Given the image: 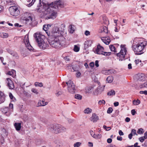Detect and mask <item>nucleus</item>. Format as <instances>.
<instances>
[{"mask_svg": "<svg viewBox=\"0 0 147 147\" xmlns=\"http://www.w3.org/2000/svg\"><path fill=\"white\" fill-rule=\"evenodd\" d=\"M63 5V3L60 0L50 4H44L43 7L45 10V13L49 14L50 18L54 19L56 17L57 14L56 11L51 8L56 9L59 7H62Z\"/></svg>", "mask_w": 147, "mask_h": 147, "instance_id": "nucleus-1", "label": "nucleus"}, {"mask_svg": "<svg viewBox=\"0 0 147 147\" xmlns=\"http://www.w3.org/2000/svg\"><path fill=\"white\" fill-rule=\"evenodd\" d=\"M49 42L51 47L55 48H61L65 45V39L63 37H50Z\"/></svg>", "mask_w": 147, "mask_h": 147, "instance_id": "nucleus-2", "label": "nucleus"}, {"mask_svg": "<svg viewBox=\"0 0 147 147\" xmlns=\"http://www.w3.org/2000/svg\"><path fill=\"white\" fill-rule=\"evenodd\" d=\"M35 38L38 46L40 49H44L47 48L49 46L47 42L45 41V36L40 33H36L35 34Z\"/></svg>", "mask_w": 147, "mask_h": 147, "instance_id": "nucleus-3", "label": "nucleus"}, {"mask_svg": "<svg viewBox=\"0 0 147 147\" xmlns=\"http://www.w3.org/2000/svg\"><path fill=\"white\" fill-rule=\"evenodd\" d=\"M21 19L25 21V23L28 25L34 26L36 22L34 19L33 15L31 13L26 12L24 13L21 17Z\"/></svg>", "mask_w": 147, "mask_h": 147, "instance_id": "nucleus-4", "label": "nucleus"}, {"mask_svg": "<svg viewBox=\"0 0 147 147\" xmlns=\"http://www.w3.org/2000/svg\"><path fill=\"white\" fill-rule=\"evenodd\" d=\"M147 45V42L143 41L137 44L134 48V51L138 54H141L144 51V48Z\"/></svg>", "mask_w": 147, "mask_h": 147, "instance_id": "nucleus-5", "label": "nucleus"}, {"mask_svg": "<svg viewBox=\"0 0 147 147\" xmlns=\"http://www.w3.org/2000/svg\"><path fill=\"white\" fill-rule=\"evenodd\" d=\"M62 32L59 30V28L57 27H54L51 32L48 34V36L50 37H63L61 36Z\"/></svg>", "mask_w": 147, "mask_h": 147, "instance_id": "nucleus-6", "label": "nucleus"}, {"mask_svg": "<svg viewBox=\"0 0 147 147\" xmlns=\"http://www.w3.org/2000/svg\"><path fill=\"white\" fill-rule=\"evenodd\" d=\"M125 46V45H121L120 46L121 50L119 53L117 54V56L121 58L119 59V60H123L126 54L127 51Z\"/></svg>", "mask_w": 147, "mask_h": 147, "instance_id": "nucleus-7", "label": "nucleus"}, {"mask_svg": "<svg viewBox=\"0 0 147 147\" xmlns=\"http://www.w3.org/2000/svg\"><path fill=\"white\" fill-rule=\"evenodd\" d=\"M9 10L10 13L12 16H16L20 14V11L18 7L17 6H11L9 8Z\"/></svg>", "mask_w": 147, "mask_h": 147, "instance_id": "nucleus-8", "label": "nucleus"}, {"mask_svg": "<svg viewBox=\"0 0 147 147\" xmlns=\"http://www.w3.org/2000/svg\"><path fill=\"white\" fill-rule=\"evenodd\" d=\"M104 51V48L99 44L97 46L95 52L97 54L103 55L106 56H109L111 55V52H105Z\"/></svg>", "mask_w": 147, "mask_h": 147, "instance_id": "nucleus-9", "label": "nucleus"}, {"mask_svg": "<svg viewBox=\"0 0 147 147\" xmlns=\"http://www.w3.org/2000/svg\"><path fill=\"white\" fill-rule=\"evenodd\" d=\"M61 125L59 124H52L49 127V129L51 131L55 134L60 132V129Z\"/></svg>", "mask_w": 147, "mask_h": 147, "instance_id": "nucleus-10", "label": "nucleus"}, {"mask_svg": "<svg viewBox=\"0 0 147 147\" xmlns=\"http://www.w3.org/2000/svg\"><path fill=\"white\" fill-rule=\"evenodd\" d=\"M66 84L67 85V90L68 91L72 94L74 93L75 89L73 82L71 80H69L68 82H66Z\"/></svg>", "mask_w": 147, "mask_h": 147, "instance_id": "nucleus-11", "label": "nucleus"}, {"mask_svg": "<svg viewBox=\"0 0 147 147\" xmlns=\"http://www.w3.org/2000/svg\"><path fill=\"white\" fill-rule=\"evenodd\" d=\"M24 42L26 47L29 50H32L33 48L30 45L28 40V36L26 35L24 39Z\"/></svg>", "mask_w": 147, "mask_h": 147, "instance_id": "nucleus-12", "label": "nucleus"}, {"mask_svg": "<svg viewBox=\"0 0 147 147\" xmlns=\"http://www.w3.org/2000/svg\"><path fill=\"white\" fill-rule=\"evenodd\" d=\"M146 79V76L143 74H139L138 76L137 79L138 82L144 81Z\"/></svg>", "mask_w": 147, "mask_h": 147, "instance_id": "nucleus-13", "label": "nucleus"}, {"mask_svg": "<svg viewBox=\"0 0 147 147\" xmlns=\"http://www.w3.org/2000/svg\"><path fill=\"white\" fill-rule=\"evenodd\" d=\"M7 86L10 89H13L14 88V85L13 82L11 79L8 78H7Z\"/></svg>", "mask_w": 147, "mask_h": 147, "instance_id": "nucleus-14", "label": "nucleus"}, {"mask_svg": "<svg viewBox=\"0 0 147 147\" xmlns=\"http://www.w3.org/2000/svg\"><path fill=\"white\" fill-rule=\"evenodd\" d=\"M104 87L101 86L98 87L95 91V94L98 95L101 94V93L103 91L104 89Z\"/></svg>", "mask_w": 147, "mask_h": 147, "instance_id": "nucleus-15", "label": "nucleus"}, {"mask_svg": "<svg viewBox=\"0 0 147 147\" xmlns=\"http://www.w3.org/2000/svg\"><path fill=\"white\" fill-rule=\"evenodd\" d=\"M98 117L95 113H93L92 117L90 118V120L93 122H96L98 120Z\"/></svg>", "mask_w": 147, "mask_h": 147, "instance_id": "nucleus-16", "label": "nucleus"}, {"mask_svg": "<svg viewBox=\"0 0 147 147\" xmlns=\"http://www.w3.org/2000/svg\"><path fill=\"white\" fill-rule=\"evenodd\" d=\"M101 39L103 42L106 45H109L110 42V39L107 37H102Z\"/></svg>", "mask_w": 147, "mask_h": 147, "instance_id": "nucleus-17", "label": "nucleus"}, {"mask_svg": "<svg viewBox=\"0 0 147 147\" xmlns=\"http://www.w3.org/2000/svg\"><path fill=\"white\" fill-rule=\"evenodd\" d=\"M47 102H45L44 100H40L38 103V106H44L48 104Z\"/></svg>", "mask_w": 147, "mask_h": 147, "instance_id": "nucleus-18", "label": "nucleus"}, {"mask_svg": "<svg viewBox=\"0 0 147 147\" xmlns=\"http://www.w3.org/2000/svg\"><path fill=\"white\" fill-rule=\"evenodd\" d=\"M21 123H15L14 124V126L16 130L17 131H20L21 128Z\"/></svg>", "mask_w": 147, "mask_h": 147, "instance_id": "nucleus-19", "label": "nucleus"}, {"mask_svg": "<svg viewBox=\"0 0 147 147\" xmlns=\"http://www.w3.org/2000/svg\"><path fill=\"white\" fill-rule=\"evenodd\" d=\"M5 100V96L4 93L0 91V104L3 102Z\"/></svg>", "mask_w": 147, "mask_h": 147, "instance_id": "nucleus-20", "label": "nucleus"}, {"mask_svg": "<svg viewBox=\"0 0 147 147\" xmlns=\"http://www.w3.org/2000/svg\"><path fill=\"white\" fill-rule=\"evenodd\" d=\"M8 52L12 55L13 56L15 57L16 58L18 59V56L16 53L11 50H9Z\"/></svg>", "mask_w": 147, "mask_h": 147, "instance_id": "nucleus-21", "label": "nucleus"}, {"mask_svg": "<svg viewBox=\"0 0 147 147\" xmlns=\"http://www.w3.org/2000/svg\"><path fill=\"white\" fill-rule=\"evenodd\" d=\"M9 36L8 34L6 33L0 32V37L3 38H6Z\"/></svg>", "mask_w": 147, "mask_h": 147, "instance_id": "nucleus-22", "label": "nucleus"}, {"mask_svg": "<svg viewBox=\"0 0 147 147\" xmlns=\"http://www.w3.org/2000/svg\"><path fill=\"white\" fill-rule=\"evenodd\" d=\"M103 22L105 24L107 25L109 24V21L108 18L105 16L102 17Z\"/></svg>", "mask_w": 147, "mask_h": 147, "instance_id": "nucleus-23", "label": "nucleus"}, {"mask_svg": "<svg viewBox=\"0 0 147 147\" xmlns=\"http://www.w3.org/2000/svg\"><path fill=\"white\" fill-rule=\"evenodd\" d=\"M92 42V40H87L85 42V45L86 47H90L91 46Z\"/></svg>", "mask_w": 147, "mask_h": 147, "instance_id": "nucleus-24", "label": "nucleus"}, {"mask_svg": "<svg viewBox=\"0 0 147 147\" xmlns=\"http://www.w3.org/2000/svg\"><path fill=\"white\" fill-rule=\"evenodd\" d=\"M111 70H106L105 69L103 70L102 72L103 74L105 75H108L111 74Z\"/></svg>", "mask_w": 147, "mask_h": 147, "instance_id": "nucleus-25", "label": "nucleus"}, {"mask_svg": "<svg viewBox=\"0 0 147 147\" xmlns=\"http://www.w3.org/2000/svg\"><path fill=\"white\" fill-rule=\"evenodd\" d=\"M92 137L96 139H100L101 138L102 136L100 134H93Z\"/></svg>", "mask_w": 147, "mask_h": 147, "instance_id": "nucleus-26", "label": "nucleus"}, {"mask_svg": "<svg viewBox=\"0 0 147 147\" xmlns=\"http://www.w3.org/2000/svg\"><path fill=\"white\" fill-rule=\"evenodd\" d=\"M92 111V110L91 109L89 108H87L84 110V112L85 114H89L91 113Z\"/></svg>", "mask_w": 147, "mask_h": 147, "instance_id": "nucleus-27", "label": "nucleus"}, {"mask_svg": "<svg viewBox=\"0 0 147 147\" xmlns=\"http://www.w3.org/2000/svg\"><path fill=\"white\" fill-rule=\"evenodd\" d=\"M110 49L112 51H113L115 53L117 52V51L115 48L112 45H111L109 46Z\"/></svg>", "mask_w": 147, "mask_h": 147, "instance_id": "nucleus-28", "label": "nucleus"}, {"mask_svg": "<svg viewBox=\"0 0 147 147\" xmlns=\"http://www.w3.org/2000/svg\"><path fill=\"white\" fill-rule=\"evenodd\" d=\"M101 32H104L107 33L108 32V29L107 28L106 26L102 27L101 30Z\"/></svg>", "mask_w": 147, "mask_h": 147, "instance_id": "nucleus-29", "label": "nucleus"}, {"mask_svg": "<svg viewBox=\"0 0 147 147\" xmlns=\"http://www.w3.org/2000/svg\"><path fill=\"white\" fill-rule=\"evenodd\" d=\"M133 103L134 105H137L140 103V101L138 99H137L136 100H133Z\"/></svg>", "mask_w": 147, "mask_h": 147, "instance_id": "nucleus-30", "label": "nucleus"}, {"mask_svg": "<svg viewBox=\"0 0 147 147\" xmlns=\"http://www.w3.org/2000/svg\"><path fill=\"white\" fill-rule=\"evenodd\" d=\"M113 77L111 76H110L107 77L106 80L108 83H111L113 81Z\"/></svg>", "mask_w": 147, "mask_h": 147, "instance_id": "nucleus-31", "label": "nucleus"}, {"mask_svg": "<svg viewBox=\"0 0 147 147\" xmlns=\"http://www.w3.org/2000/svg\"><path fill=\"white\" fill-rule=\"evenodd\" d=\"M49 25H45L43 26V29L46 31V33L48 34H49L48 33V32H47V30L49 28Z\"/></svg>", "mask_w": 147, "mask_h": 147, "instance_id": "nucleus-32", "label": "nucleus"}, {"mask_svg": "<svg viewBox=\"0 0 147 147\" xmlns=\"http://www.w3.org/2000/svg\"><path fill=\"white\" fill-rule=\"evenodd\" d=\"M140 87L141 88H147V81L144 83L143 84H140Z\"/></svg>", "mask_w": 147, "mask_h": 147, "instance_id": "nucleus-33", "label": "nucleus"}, {"mask_svg": "<svg viewBox=\"0 0 147 147\" xmlns=\"http://www.w3.org/2000/svg\"><path fill=\"white\" fill-rule=\"evenodd\" d=\"M9 110V108L8 107H5L2 109V112L4 114L6 113Z\"/></svg>", "mask_w": 147, "mask_h": 147, "instance_id": "nucleus-34", "label": "nucleus"}, {"mask_svg": "<svg viewBox=\"0 0 147 147\" xmlns=\"http://www.w3.org/2000/svg\"><path fill=\"white\" fill-rule=\"evenodd\" d=\"M34 85L36 86L42 87L43 86L41 82H36L34 84Z\"/></svg>", "mask_w": 147, "mask_h": 147, "instance_id": "nucleus-35", "label": "nucleus"}, {"mask_svg": "<svg viewBox=\"0 0 147 147\" xmlns=\"http://www.w3.org/2000/svg\"><path fill=\"white\" fill-rule=\"evenodd\" d=\"M115 94V91L113 90H111L110 91L107 93V95L109 96L114 95Z\"/></svg>", "mask_w": 147, "mask_h": 147, "instance_id": "nucleus-36", "label": "nucleus"}, {"mask_svg": "<svg viewBox=\"0 0 147 147\" xmlns=\"http://www.w3.org/2000/svg\"><path fill=\"white\" fill-rule=\"evenodd\" d=\"M73 50L74 51L76 52H78L80 50V47L76 45L74 46Z\"/></svg>", "mask_w": 147, "mask_h": 147, "instance_id": "nucleus-37", "label": "nucleus"}, {"mask_svg": "<svg viewBox=\"0 0 147 147\" xmlns=\"http://www.w3.org/2000/svg\"><path fill=\"white\" fill-rule=\"evenodd\" d=\"M75 97L76 99L81 100L82 98V96L79 94H76L75 95Z\"/></svg>", "mask_w": 147, "mask_h": 147, "instance_id": "nucleus-38", "label": "nucleus"}, {"mask_svg": "<svg viewBox=\"0 0 147 147\" xmlns=\"http://www.w3.org/2000/svg\"><path fill=\"white\" fill-rule=\"evenodd\" d=\"M91 88L90 87H87L85 89V92L86 93H90V92Z\"/></svg>", "mask_w": 147, "mask_h": 147, "instance_id": "nucleus-39", "label": "nucleus"}, {"mask_svg": "<svg viewBox=\"0 0 147 147\" xmlns=\"http://www.w3.org/2000/svg\"><path fill=\"white\" fill-rule=\"evenodd\" d=\"M9 96L11 98L13 101H14L15 100V98L14 97L12 94L11 93H9Z\"/></svg>", "mask_w": 147, "mask_h": 147, "instance_id": "nucleus-40", "label": "nucleus"}, {"mask_svg": "<svg viewBox=\"0 0 147 147\" xmlns=\"http://www.w3.org/2000/svg\"><path fill=\"white\" fill-rule=\"evenodd\" d=\"M81 144V143L80 142H77L74 144V147H79L80 146Z\"/></svg>", "mask_w": 147, "mask_h": 147, "instance_id": "nucleus-41", "label": "nucleus"}, {"mask_svg": "<svg viewBox=\"0 0 147 147\" xmlns=\"http://www.w3.org/2000/svg\"><path fill=\"white\" fill-rule=\"evenodd\" d=\"M144 132L143 129L142 128H140L138 129L137 131V133L138 134H143Z\"/></svg>", "mask_w": 147, "mask_h": 147, "instance_id": "nucleus-42", "label": "nucleus"}, {"mask_svg": "<svg viewBox=\"0 0 147 147\" xmlns=\"http://www.w3.org/2000/svg\"><path fill=\"white\" fill-rule=\"evenodd\" d=\"M31 91L36 94H38V90L34 88H32L31 89Z\"/></svg>", "mask_w": 147, "mask_h": 147, "instance_id": "nucleus-43", "label": "nucleus"}, {"mask_svg": "<svg viewBox=\"0 0 147 147\" xmlns=\"http://www.w3.org/2000/svg\"><path fill=\"white\" fill-rule=\"evenodd\" d=\"M66 129L65 127H62L61 125V127L60 129V132L65 131Z\"/></svg>", "mask_w": 147, "mask_h": 147, "instance_id": "nucleus-44", "label": "nucleus"}, {"mask_svg": "<svg viewBox=\"0 0 147 147\" xmlns=\"http://www.w3.org/2000/svg\"><path fill=\"white\" fill-rule=\"evenodd\" d=\"M113 111V109L111 107H109L108 109L107 112L108 113L110 114L112 113Z\"/></svg>", "mask_w": 147, "mask_h": 147, "instance_id": "nucleus-45", "label": "nucleus"}, {"mask_svg": "<svg viewBox=\"0 0 147 147\" xmlns=\"http://www.w3.org/2000/svg\"><path fill=\"white\" fill-rule=\"evenodd\" d=\"M146 139L144 136H143L140 137L139 138V140L141 142H142Z\"/></svg>", "mask_w": 147, "mask_h": 147, "instance_id": "nucleus-46", "label": "nucleus"}, {"mask_svg": "<svg viewBox=\"0 0 147 147\" xmlns=\"http://www.w3.org/2000/svg\"><path fill=\"white\" fill-rule=\"evenodd\" d=\"M98 103L100 105H101L102 104L104 105L105 103V102L104 100H99L98 102Z\"/></svg>", "mask_w": 147, "mask_h": 147, "instance_id": "nucleus-47", "label": "nucleus"}, {"mask_svg": "<svg viewBox=\"0 0 147 147\" xmlns=\"http://www.w3.org/2000/svg\"><path fill=\"white\" fill-rule=\"evenodd\" d=\"M35 0H32L31 2L29 4L27 5V6L28 7H31L32 6L34 3L35 2Z\"/></svg>", "mask_w": 147, "mask_h": 147, "instance_id": "nucleus-48", "label": "nucleus"}, {"mask_svg": "<svg viewBox=\"0 0 147 147\" xmlns=\"http://www.w3.org/2000/svg\"><path fill=\"white\" fill-rule=\"evenodd\" d=\"M55 94L57 96H58L62 94V92L60 91H57Z\"/></svg>", "mask_w": 147, "mask_h": 147, "instance_id": "nucleus-49", "label": "nucleus"}, {"mask_svg": "<svg viewBox=\"0 0 147 147\" xmlns=\"http://www.w3.org/2000/svg\"><path fill=\"white\" fill-rule=\"evenodd\" d=\"M103 128L106 129L107 131H109L111 129V128L110 127H107L105 125H104L103 126Z\"/></svg>", "mask_w": 147, "mask_h": 147, "instance_id": "nucleus-50", "label": "nucleus"}, {"mask_svg": "<svg viewBox=\"0 0 147 147\" xmlns=\"http://www.w3.org/2000/svg\"><path fill=\"white\" fill-rule=\"evenodd\" d=\"M81 73L80 72L78 71H77L76 73V76L77 78L80 77L81 76Z\"/></svg>", "mask_w": 147, "mask_h": 147, "instance_id": "nucleus-51", "label": "nucleus"}, {"mask_svg": "<svg viewBox=\"0 0 147 147\" xmlns=\"http://www.w3.org/2000/svg\"><path fill=\"white\" fill-rule=\"evenodd\" d=\"M131 133H132V134L134 135H137V134H136V131L135 129H133L131 130Z\"/></svg>", "mask_w": 147, "mask_h": 147, "instance_id": "nucleus-52", "label": "nucleus"}, {"mask_svg": "<svg viewBox=\"0 0 147 147\" xmlns=\"http://www.w3.org/2000/svg\"><path fill=\"white\" fill-rule=\"evenodd\" d=\"M70 32L71 33H73L74 31V28L72 26H71L70 28Z\"/></svg>", "mask_w": 147, "mask_h": 147, "instance_id": "nucleus-53", "label": "nucleus"}, {"mask_svg": "<svg viewBox=\"0 0 147 147\" xmlns=\"http://www.w3.org/2000/svg\"><path fill=\"white\" fill-rule=\"evenodd\" d=\"M90 34V32L88 30H86L85 32V34L86 36L89 35Z\"/></svg>", "mask_w": 147, "mask_h": 147, "instance_id": "nucleus-54", "label": "nucleus"}, {"mask_svg": "<svg viewBox=\"0 0 147 147\" xmlns=\"http://www.w3.org/2000/svg\"><path fill=\"white\" fill-rule=\"evenodd\" d=\"M94 65V63L93 62H91L89 64V66L92 67H93Z\"/></svg>", "mask_w": 147, "mask_h": 147, "instance_id": "nucleus-55", "label": "nucleus"}, {"mask_svg": "<svg viewBox=\"0 0 147 147\" xmlns=\"http://www.w3.org/2000/svg\"><path fill=\"white\" fill-rule=\"evenodd\" d=\"M131 113L133 115H134L136 112L134 109H132L131 110Z\"/></svg>", "mask_w": 147, "mask_h": 147, "instance_id": "nucleus-56", "label": "nucleus"}, {"mask_svg": "<svg viewBox=\"0 0 147 147\" xmlns=\"http://www.w3.org/2000/svg\"><path fill=\"white\" fill-rule=\"evenodd\" d=\"M95 65L97 67H98L99 66L98 61V60L96 61L95 62Z\"/></svg>", "mask_w": 147, "mask_h": 147, "instance_id": "nucleus-57", "label": "nucleus"}, {"mask_svg": "<svg viewBox=\"0 0 147 147\" xmlns=\"http://www.w3.org/2000/svg\"><path fill=\"white\" fill-rule=\"evenodd\" d=\"M119 133L120 136H123L124 135L123 133L121 130L119 131Z\"/></svg>", "mask_w": 147, "mask_h": 147, "instance_id": "nucleus-58", "label": "nucleus"}, {"mask_svg": "<svg viewBox=\"0 0 147 147\" xmlns=\"http://www.w3.org/2000/svg\"><path fill=\"white\" fill-rule=\"evenodd\" d=\"M0 60L2 62H3V64L4 65H5L6 64V63H4L3 62V60H4V58H3V57H0Z\"/></svg>", "mask_w": 147, "mask_h": 147, "instance_id": "nucleus-59", "label": "nucleus"}, {"mask_svg": "<svg viewBox=\"0 0 147 147\" xmlns=\"http://www.w3.org/2000/svg\"><path fill=\"white\" fill-rule=\"evenodd\" d=\"M107 142L109 143H110L112 142V140L111 138H108L107 140Z\"/></svg>", "mask_w": 147, "mask_h": 147, "instance_id": "nucleus-60", "label": "nucleus"}, {"mask_svg": "<svg viewBox=\"0 0 147 147\" xmlns=\"http://www.w3.org/2000/svg\"><path fill=\"white\" fill-rule=\"evenodd\" d=\"M13 74V72L12 71H9L7 73V74L12 76V75Z\"/></svg>", "mask_w": 147, "mask_h": 147, "instance_id": "nucleus-61", "label": "nucleus"}, {"mask_svg": "<svg viewBox=\"0 0 147 147\" xmlns=\"http://www.w3.org/2000/svg\"><path fill=\"white\" fill-rule=\"evenodd\" d=\"M130 121V119L128 117H126L125 119V121L127 122H129Z\"/></svg>", "mask_w": 147, "mask_h": 147, "instance_id": "nucleus-62", "label": "nucleus"}, {"mask_svg": "<svg viewBox=\"0 0 147 147\" xmlns=\"http://www.w3.org/2000/svg\"><path fill=\"white\" fill-rule=\"evenodd\" d=\"M133 135L132 134V133H131L129 135L128 138L130 139H131Z\"/></svg>", "mask_w": 147, "mask_h": 147, "instance_id": "nucleus-63", "label": "nucleus"}, {"mask_svg": "<svg viewBox=\"0 0 147 147\" xmlns=\"http://www.w3.org/2000/svg\"><path fill=\"white\" fill-rule=\"evenodd\" d=\"M146 139L147 138V131H146L144 134V136Z\"/></svg>", "mask_w": 147, "mask_h": 147, "instance_id": "nucleus-64", "label": "nucleus"}]
</instances>
